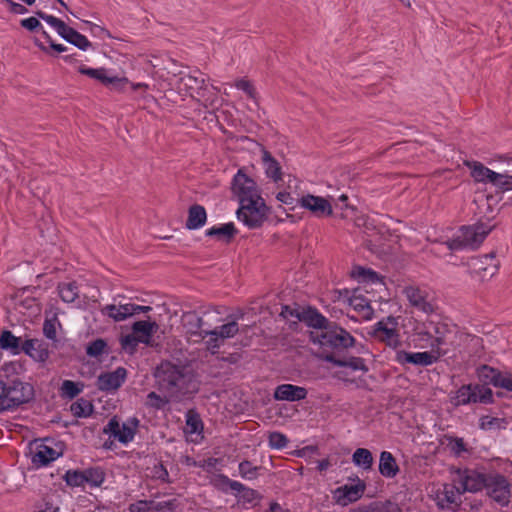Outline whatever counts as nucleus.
Listing matches in <instances>:
<instances>
[{
  "label": "nucleus",
  "instance_id": "nucleus-1",
  "mask_svg": "<svg viewBox=\"0 0 512 512\" xmlns=\"http://www.w3.org/2000/svg\"><path fill=\"white\" fill-rule=\"evenodd\" d=\"M153 376L158 390L174 401L190 398L199 391L195 373L182 363L163 360L156 366Z\"/></svg>",
  "mask_w": 512,
  "mask_h": 512
},
{
  "label": "nucleus",
  "instance_id": "nucleus-2",
  "mask_svg": "<svg viewBox=\"0 0 512 512\" xmlns=\"http://www.w3.org/2000/svg\"><path fill=\"white\" fill-rule=\"evenodd\" d=\"M310 339L313 343L319 344L316 352L319 359L352 370V357L342 356L347 347L352 345V337L347 331L330 322L326 328L311 332Z\"/></svg>",
  "mask_w": 512,
  "mask_h": 512
},
{
  "label": "nucleus",
  "instance_id": "nucleus-3",
  "mask_svg": "<svg viewBox=\"0 0 512 512\" xmlns=\"http://www.w3.org/2000/svg\"><path fill=\"white\" fill-rule=\"evenodd\" d=\"M354 243H357L356 250L368 251L371 255L380 260L387 261L393 255L392 246L385 244L383 235L374 225L368 215L358 214L354 207Z\"/></svg>",
  "mask_w": 512,
  "mask_h": 512
},
{
  "label": "nucleus",
  "instance_id": "nucleus-4",
  "mask_svg": "<svg viewBox=\"0 0 512 512\" xmlns=\"http://www.w3.org/2000/svg\"><path fill=\"white\" fill-rule=\"evenodd\" d=\"M35 397L34 387L19 379L8 382L0 380V413L31 402Z\"/></svg>",
  "mask_w": 512,
  "mask_h": 512
},
{
  "label": "nucleus",
  "instance_id": "nucleus-5",
  "mask_svg": "<svg viewBox=\"0 0 512 512\" xmlns=\"http://www.w3.org/2000/svg\"><path fill=\"white\" fill-rule=\"evenodd\" d=\"M244 202L239 204L236 211L238 220L249 229L260 228L268 218L270 207L266 205L263 198L258 200L245 199Z\"/></svg>",
  "mask_w": 512,
  "mask_h": 512
},
{
  "label": "nucleus",
  "instance_id": "nucleus-6",
  "mask_svg": "<svg viewBox=\"0 0 512 512\" xmlns=\"http://www.w3.org/2000/svg\"><path fill=\"white\" fill-rule=\"evenodd\" d=\"M449 400L454 407L475 403L493 404L495 402L492 390L482 389V391H479L475 383L463 384L455 392L451 391Z\"/></svg>",
  "mask_w": 512,
  "mask_h": 512
},
{
  "label": "nucleus",
  "instance_id": "nucleus-7",
  "mask_svg": "<svg viewBox=\"0 0 512 512\" xmlns=\"http://www.w3.org/2000/svg\"><path fill=\"white\" fill-rule=\"evenodd\" d=\"M35 14L38 18L44 20L53 28L56 29L57 33L67 42L76 46L78 49L82 51H86L88 48L92 46V43L88 40V38L72 27H69L64 21L61 19L46 14L42 10L35 11Z\"/></svg>",
  "mask_w": 512,
  "mask_h": 512
},
{
  "label": "nucleus",
  "instance_id": "nucleus-8",
  "mask_svg": "<svg viewBox=\"0 0 512 512\" xmlns=\"http://www.w3.org/2000/svg\"><path fill=\"white\" fill-rule=\"evenodd\" d=\"M476 376L479 383V391L482 389L492 390L489 386L502 388L505 390H512V374L510 372H502L497 368L491 367L487 364L480 365L476 369Z\"/></svg>",
  "mask_w": 512,
  "mask_h": 512
},
{
  "label": "nucleus",
  "instance_id": "nucleus-9",
  "mask_svg": "<svg viewBox=\"0 0 512 512\" xmlns=\"http://www.w3.org/2000/svg\"><path fill=\"white\" fill-rule=\"evenodd\" d=\"M397 326V318L390 315L378 321L369 334L396 352L403 344Z\"/></svg>",
  "mask_w": 512,
  "mask_h": 512
},
{
  "label": "nucleus",
  "instance_id": "nucleus-10",
  "mask_svg": "<svg viewBox=\"0 0 512 512\" xmlns=\"http://www.w3.org/2000/svg\"><path fill=\"white\" fill-rule=\"evenodd\" d=\"M484 489L487 496L501 507L509 505L512 496L511 483L505 475L498 472L488 473Z\"/></svg>",
  "mask_w": 512,
  "mask_h": 512
},
{
  "label": "nucleus",
  "instance_id": "nucleus-11",
  "mask_svg": "<svg viewBox=\"0 0 512 512\" xmlns=\"http://www.w3.org/2000/svg\"><path fill=\"white\" fill-rule=\"evenodd\" d=\"M231 190L237 197L239 204L245 203V199L258 200L262 198L256 182L243 169H239L233 177Z\"/></svg>",
  "mask_w": 512,
  "mask_h": 512
},
{
  "label": "nucleus",
  "instance_id": "nucleus-12",
  "mask_svg": "<svg viewBox=\"0 0 512 512\" xmlns=\"http://www.w3.org/2000/svg\"><path fill=\"white\" fill-rule=\"evenodd\" d=\"M455 473L458 475L457 482L461 488V492L477 493L484 489L487 481L488 473L485 469L476 468H457Z\"/></svg>",
  "mask_w": 512,
  "mask_h": 512
},
{
  "label": "nucleus",
  "instance_id": "nucleus-13",
  "mask_svg": "<svg viewBox=\"0 0 512 512\" xmlns=\"http://www.w3.org/2000/svg\"><path fill=\"white\" fill-rule=\"evenodd\" d=\"M446 355V351H424V352H407L404 350H397L395 353L394 361L398 364L405 366L412 364L415 366H429L436 363L440 357Z\"/></svg>",
  "mask_w": 512,
  "mask_h": 512
},
{
  "label": "nucleus",
  "instance_id": "nucleus-14",
  "mask_svg": "<svg viewBox=\"0 0 512 512\" xmlns=\"http://www.w3.org/2000/svg\"><path fill=\"white\" fill-rule=\"evenodd\" d=\"M425 331L420 332V335L427 336L429 338H434V341L431 343V348L433 351H446V355L448 354V344H449V335L453 332L449 329V326L445 323H434L429 322L424 326Z\"/></svg>",
  "mask_w": 512,
  "mask_h": 512
},
{
  "label": "nucleus",
  "instance_id": "nucleus-15",
  "mask_svg": "<svg viewBox=\"0 0 512 512\" xmlns=\"http://www.w3.org/2000/svg\"><path fill=\"white\" fill-rule=\"evenodd\" d=\"M495 226H488L483 222L474 225H463L459 231L465 240L467 248L475 250L483 243L486 237L494 229Z\"/></svg>",
  "mask_w": 512,
  "mask_h": 512
},
{
  "label": "nucleus",
  "instance_id": "nucleus-16",
  "mask_svg": "<svg viewBox=\"0 0 512 512\" xmlns=\"http://www.w3.org/2000/svg\"><path fill=\"white\" fill-rule=\"evenodd\" d=\"M127 378V370L124 367H117L111 372H102L96 381V386L100 391L111 392L118 390Z\"/></svg>",
  "mask_w": 512,
  "mask_h": 512
},
{
  "label": "nucleus",
  "instance_id": "nucleus-17",
  "mask_svg": "<svg viewBox=\"0 0 512 512\" xmlns=\"http://www.w3.org/2000/svg\"><path fill=\"white\" fill-rule=\"evenodd\" d=\"M462 494L463 492H461L460 486L445 484L443 492L437 496L438 508L441 510H451L453 512L458 511L462 503L460 498Z\"/></svg>",
  "mask_w": 512,
  "mask_h": 512
},
{
  "label": "nucleus",
  "instance_id": "nucleus-18",
  "mask_svg": "<svg viewBox=\"0 0 512 512\" xmlns=\"http://www.w3.org/2000/svg\"><path fill=\"white\" fill-rule=\"evenodd\" d=\"M78 72L90 78L98 80L101 84H103L106 87L114 89H120L123 87L124 84L127 83L126 78H120L118 76H108L107 69L105 68L94 69L86 67L85 65H81L78 68Z\"/></svg>",
  "mask_w": 512,
  "mask_h": 512
},
{
  "label": "nucleus",
  "instance_id": "nucleus-19",
  "mask_svg": "<svg viewBox=\"0 0 512 512\" xmlns=\"http://www.w3.org/2000/svg\"><path fill=\"white\" fill-rule=\"evenodd\" d=\"M23 352L39 363H45L50 356L49 345L42 339H26L23 342Z\"/></svg>",
  "mask_w": 512,
  "mask_h": 512
},
{
  "label": "nucleus",
  "instance_id": "nucleus-20",
  "mask_svg": "<svg viewBox=\"0 0 512 512\" xmlns=\"http://www.w3.org/2000/svg\"><path fill=\"white\" fill-rule=\"evenodd\" d=\"M181 321L186 333L190 336L201 338L204 334V330L210 328V325H207L204 319L195 311L184 312Z\"/></svg>",
  "mask_w": 512,
  "mask_h": 512
},
{
  "label": "nucleus",
  "instance_id": "nucleus-21",
  "mask_svg": "<svg viewBox=\"0 0 512 512\" xmlns=\"http://www.w3.org/2000/svg\"><path fill=\"white\" fill-rule=\"evenodd\" d=\"M306 388L293 384L278 385L274 391V399L277 401L296 402L304 400L307 397Z\"/></svg>",
  "mask_w": 512,
  "mask_h": 512
},
{
  "label": "nucleus",
  "instance_id": "nucleus-22",
  "mask_svg": "<svg viewBox=\"0 0 512 512\" xmlns=\"http://www.w3.org/2000/svg\"><path fill=\"white\" fill-rule=\"evenodd\" d=\"M466 165L470 169L471 177L476 182L491 183L492 185H494V182H496L497 179L502 177L501 173H497L489 169L481 162L472 161L467 162Z\"/></svg>",
  "mask_w": 512,
  "mask_h": 512
},
{
  "label": "nucleus",
  "instance_id": "nucleus-23",
  "mask_svg": "<svg viewBox=\"0 0 512 512\" xmlns=\"http://www.w3.org/2000/svg\"><path fill=\"white\" fill-rule=\"evenodd\" d=\"M303 208L310 210L317 216L331 215L332 207L329 201L320 196L306 195L300 199Z\"/></svg>",
  "mask_w": 512,
  "mask_h": 512
},
{
  "label": "nucleus",
  "instance_id": "nucleus-24",
  "mask_svg": "<svg viewBox=\"0 0 512 512\" xmlns=\"http://www.w3.org/2000/svg\"><path fill=\"white\" fill-rule=\"evenodd\" d=\"M159 329V325L155 321H136L132 325V333L140 340L141 343L151 345L152 336Z\"/></svg>",
  "mask_w": 512,
  "mask_h": 512
},
{
  "label": "nucleus",
  "instance_id": "nucleus-25",
  "mask_svg": "<svg viewBox=\"0 0 512 512\" xmlns=\"http://www.w3.org/2000/svg\"><path fill=\"white\" fill-rule=\"evenodd\" d=\"M378 470L380 475L387 479H392L400 472L396 458L389 451H382L379 457Z\"/></svg>",
  "mask_w": 512,
  "mask_h": 512
},
{
  "label": "nucleus",
  "instance_id": "nucleus-26",
  "mask_svg": "<svg viewBox=\"0 0 512 512\" xmlns=\"http://www.w3.org/2000/svg\"><path fill=\"white\" fill-rule=\"evenodd\" d=\"M359 288H354V322L371 320L374 315V309L371 307L370 300L358 295Z\"/></svg>",
  "mask_w": 512,
  "mask_h": 512
},
{
  "label": "nucleus",
  "instance_id": "nucleus-27",
  "mask_svg": "<svg viewBox=\"0 0 512 512\" xmlns=\"http://www.w3.org/2000/svg\"><path fill=\"white\" fill-rule=\"evenodd\" d=\"M207 221V212L204 206L193 204L188 209V217L185 227L188 230H196L205 225Z\"/></svg>",
  "mask_w": 512,
  "mask_h": 512
},
{
  "label": "nucleus",
  "instance_id": "nucleus-28",
  "mask_svg": "<svg viewBox=\"0 0 512 512\" xmlns=\"http://www.w3.org/2000/svg\"><path fill=\"white\" fill-rule=\"evenodd\" d=\"M237 233L238 230L233 222L225 223L221 226H213L205 231L207 237H216L217 240L227 244L232 242Z\"/></svg>",
  "mask_w": 512,
  "mask_h": 512
},
{
  "label": "nucleus",
  "instance_id": "nucleus-29",
  "mask_svg": "<svg viewBox=\"0 0 512 512\" xmlns=\"http://www.w3.org/2000/svg\"><path fill=\"white\" fill-rule=\"evenodd\" d=\"M300 321L306 323L309 327L317 329V331L326 328V325L330 323L316 308L310 306L302 308Z\"/></svg>",
  "mask_w": 512,
  "mask_h": 512
},
{
  "label": "nucleus",
  "instance_id": "nucleus-30",
  "mask_svg": "<svg viewBox=\"0 0 512 512\" xmlns=\"http://www.w3.org/2000/svg\"><path fill=\"white\" fill-rule=\"evenodd\" d=\"M354 280L364 285L383 284L382 277L379 273L372 268H366L360 265H354Z\"/></svg>",
  "mask_w": 512,
  "mask_h": 512
},
{
  "label": "nucleus",
  "instance_id": "nucleus-31",
  "mask_svg": "<svg viewBox=\"0 0 512 512\" xmlns=\"http://www.w3.org/2000/svg\"><path fill=\"white\" fill-rule=\"evenodd\" d=\"M59 456H61L60 452H57L51 446L42 443L38 445L37 450L33 455L32 462L37 466H47Z\"/></svg>",
  "mask_w": 512,
  "mask_h": 512
},
{
  "label": "nucleus",
  "instance_id": "nucleus-32",
  "mask_svg": "<svg viewBox=\"0 0 512 512\" xmlns=\"http://www.w3.org/2000/svg\"><path fill=\"white\" fill-rule=\"evenodd\" d=\"M104 314L114 319L115 321H123L128 317L134 315L133 313V303L126 304H109L106 305L103 309Z\"/></svg>",
  "mask_w": 512,
  "mask_h": 512
},
{
  "label": "nucleus",
  "instance_id": "nucleus-33",
  "mask_svg": "<svg viewBox=\"0 0 512 512\" xmlns=\"http://www.w3.org/2000/svg\"><path fill=\"white\" fill-rule=\"evenodd\" d=\"M354 512H402L401 507L391 500L373 501L367 506H358Z\"/></svg>",
  "mask_w": 512,
  "mask_h": 512
},
{
  "label": "nucleus",
  "instance_id": "nucleus-34",
  "mask_svg": "<svg viewBox=\"0 0 512 512\" xmlns=\"http://www.w3.org/2000/svg\"><path fill=\"white\" fill-rule=\"evenodd\" d=\"M262 161L265 168V173L268 178L274 182L282 180V172L280 163L271 155L267 150H263Z\"/></svg>",
  "mask_w": 512,
  "mask_h": 512
},
{
  "label": "nucleus",
  "instance_id": "nucleus-35",
  "mask_svg": "<svg viewBox=\"0 0 512 512\" xmlns=\"http://www.w3.org/2000/svg\"><path fill=\"white\" fill-rule=\"evenodd\" d=\"M205 80L196 76L184 75L177 80V89L180 93L192 95L197 89H203Z\"/></svg>",
  "mask_w": 512,
  "mask_h": 512
},
{
  "label": "nucleus",
  "instance_id": "nucleus-36",
  "mask_svg": "<svg viewBox=\"0 0 512 512\" xmlns=\"http://www.w3.org/2000/svg\"><path fill=\"white\" fill-rule=\"evenodd\" d=\"M0 348L18 355L23 352V342H21L20 337H16L10 330H4L0 335Z\"/></svg>",
  "mask_w": 512,
  "mask_h": 512
},
{
  "label": "nucleus",
  "instance_id": "nucleus-37",
  "mask_svg": "<svg viewBox=\"0 0 512 512\" xmlns=\"http://www.w3.org/2000/svg\"><path fill=\"white\" fill-rule=\"evenodd\" d=\"M211 484L218 490L227 493L228 490H233L240 493L241 489H244V485L238 481L231 480L224 474H217L211 480Z\"/></svg>",
  "mask_w": 512,
  "mask_h": 512
},
{
  "label": "nucleus",
  "instance_id": "nucleus-38",
  "mask_svg": "<svg viewBox=\"0 0 512 512\" xmlns=\"http://www.w3.org/2000/svg\"><path fill=\"white\" fill-rule=\"evenodd\" d=\"M139 425V420L136 417L129 418L120 426V435H116V439L122 443L127 444L134 439L136 429Z\"/></svg>",
  "mask_w": 512,
  "mask_h": 512
},
{
  "label": "nucleus",
  "instance_id": "nucleus-39",
  "mask_svg": "<svg viewBox=\"0 0 512 512\" xmlns=\"http://www.w3.org/2000/svg\"><path fill=\"white\" fill-rule=\"evenodd\" d=\"M185 416V433L196 434L203 431V421L196 409H189Z\"/></svg>",
  "mask_w": 512,
  "mask_h": 512
},
{
  "label": "nucleus",
  "instance_id": "nucleus-40",
  "mask_svg": "<svg viewBox=\"0 0 512 512\" xmlns=\"http://www.w3.org/2000/svg\"><path fill=\"white\" fill-rule=\"evenodd\" d=\"M374 458L372 452L366 448H357L354 451V465L364 471L372 469Z\"/></svg>",
  "mask_w": 512,
  "mask_h": 512
},
{
  "label": "nucleus",
  "instance_id": "nucleus-41",
  "mask_svg": "<svg viewBox=\"0 0 512 512\" xmlns=\"http://www.w3.org/2000/svg\"><path fill=\"white\" fill-rule=\"evenodd\" d=\"M58 292L62 301L72 303L79 296V288L75 281L58 284Z\"/></svg>",
  "mask_w": 512,
  "mask_h": 512
},
{
  "label": "nucleus",
  "instance_id": "nucleus-42",
  "mask_svg": "<svg viewBox=\"0 0 512 512\" xmlns=\"http://www.w3.org/2000/svg\"><path fill=\"white\" fill-rule=\"evenodd\" d=\"M70 411L75 417L86 418L93 413L94 406L89 400L80 398L71 404Z\"/></svg>",
  "mask_w": 512,
  "mask_h": 512
},
{
  "label": "nucleus",
  "instance_id": "nucleus-43",
  "mask_svg": "<svg viewBox=\"0 0 512 512\" xmlns=\"http://www.w3.org/2000/svg\"><path fill=\"white\" fill-rule=\"evenodd\" d=\"M207 336H209L210 338L207 341H205L206 349L212 355L218 354L220 347L224 345L225 341L222 338H220L216 331H213L210 328H208V330H204V334L203 336H201V339L203 340Z\"/></svg>",
  "mask_w": 512,
  "mask_h": 512
},
{
  "label": "nucleus",
  "instance_id": "nucleus-44",
  "mask_svg": "<svg viewBox=\"0 0 512 512\" xmlns=\"http://www.w3.org/2000/svg\"><path fill=\"white\" fill-rule=\"evenodd\" d=\"M109 353L110 350L108 348L107 341L102 338H97L89 342L86 346V354L89 357L98 358L103 354L108 355Z\"/></svg>",
  "mask_w": 512,
  "mask_h": 512
},
{
  "label": "nucleus",
  "instance_id": "nucleus-45",
  "mask_svg": "<svg viewBox=\"0 0 512 512\" xmlns=\"http://www.w3.org/2000/svg\"><path fill=\"white\" fill-rule=\"evenodd\" d=\"M84 484H89L94 487H99L105 480V473L100 467H90L83 470Z\"/></svg>",
  "mask_w": 512,
  "mask_h": 512
},
{
  "label": "nucleus",
  "instance_id": "nucleus-46",
  "mask_svg": "<svg viewBox=\"0 0 512 512\" xmlns=\"http://www.w3.org/2000/svg\"><path fill=\"white\" fill-rule=\"evenodd\" d=\"M332 494L336 504L347 506L352 503V484L347 483L338 487L332 491Z\"/></svg>",
  "mask_w": 512,
  "mask_h": 512
},
{
  "label": "nucleus",
  "instance_id": "nucleus-47",
  "mask_svg": "<svg viewBox=\"0 0 512 512\" xmlns=\"http://www.w3.org/2000/svg\"><path fill=\"white\" fill-rule=\"evenodd\" d=\"M508 421L505 418L484 415L479 419V428L482 430L506 429Z\"/></svg>",
  "mask_w": 512,
  "mask_h": 512
},
{
  "label": "nucleus",
  "instance_id": "nucleus-48",
  "mask_svg": "<svg viewBox=\"0 0 512 512\" xmlns=\"http://www.w3.org/2000/svg\"><path fill=\"white\" fill-rule=\"evenodd\" d=\"M84 388L81 382H74L72 380H64L61 385V396L70 400L78 396Z\"/></svg>",
  "mask_w": 512,
  "mask_h": 512
},
{
  "label": "nucleus",
  "instance_id": "nucleus-49",
  "mask_svg": "<svg viewBox=\"0 0 512 512\" xmlns=\"http://www.w3.org/2000/svg\"><path fill=\"white\" fill-rule=\"evenodd\" d=\"M213 331H216V333L222 338L224 341L226 339L234 337L238 331L239 326L238 323L235 320H232L226 324H223L219 327H215L212 329Z\"/></svg>",
  "mask_w": 512,
  "mask_h": 512
},
{
  "label": "nucleus",
  "instance_id": "nucleus-50",
  "mask_svg": "<svg viewBox=\"0 0 512 512\" xmlns=\"http://www.w3.org/2000/svg\"><path fill=\"white\" fill-rule=\"evenodd\" d=\"M63 479L70 487H82L86 478L83 475V470H67Z\"/></svg>",
  "mask_w": 512,
  "mask_h": 512
},
{
  "label": "nucleus",
  "instance_id": "nucleus-51",
  "mask_svg": "<svg viewBox=\"0 0 512 512\" xmlns=\"http://www.w3.org/2000/svg\"><path fill=\"white\" fill-rule=\"evenodd\" d=\"M239 474L242 478L247 480H253L256 479L258 476V471L261 469V467L253 466V464L248 460H243L239 463L238 466Z\"/></svg>",
  "mask_w": 512,
  "mask_h": 512
},
{
  "label": "nucleus",
  "instance_id": "nucleus-52",
  "mask_svg": "<svg viewBox=\"0 0 512 512\" xmlns=\"http://www.w3.org/2000/svg\"><path fill=\"white\" fill-rule=\"evenodd\" d=\"M448 446L454 455L460 456L464 452H468L467 445L463 438L456 436H446Z\"/></svg>",
  "mask_w": 512,
  "mask_h": 512
},
{
  "label": "nucleus",
  "instance_id": "nucleus-53",
  "mask_svg": "<svg viewBox=\"0 0 512 512\" xmlns=\"http://www.w3.org/2000/svg\"><path fill=\"white\" fill-rule=\"evenodd\" d=\"M269 446L273 449H283L288 444V438L281 432H271L268 436Z\"/></svg>",
  "mask_w": 512,
  "mask_h": 512
},
{
  "label": "nucleus",
  "instance_id": "nucleus-54",
  "mask_svg": "<svg viewBox=\"0 0 512 512\" xmlns=\"http://www.w3.org/2000/svg\"><path fill=\"white\" fill-rule=\"evenodd\" d=\"M169 399L160 396L156 392L152 391L147 395L146 406L150 408H154L157 410L162 409L167 403Z\"/></svg>",
  "mask_w": 512,
  "mask_h": 512
},
{
  "label": "nucleus",
  "instance_id": "nucleus-55",
  "mask_svg": "<svg viewBox=\"0 0 512 512\" xmlns=\"http://www.w3.org/2000/svg\"><path fill=\"white\" fill-rule=\"evenodd\" d=\"M121 347L125 351H128L129 353H134L136 351V348L138 346V343H141L138 338L132 333L125 336H122L120 339Z\"/></svg>",
  "mask_w": 512,
  "mask_h": 512
},
{
  "label": "nucleus",
  "instance_id": "nucleus-56",
  "mask_svg": "<svg viewBox=\"0 0 512 512\" xmlns=\"http://www.w3.org/2000/svg\"><path fill=\"white\" fill-rule=\"evenodd\" d=\"M20 24L23 28L31 32H42V30H44L42 24L40 23L37 17H29L26 19H22Z\"/></svg>",
  "mask_w": 512,
  "mask_h": 512
},
{
  "label": "nucleus",
  "instance_id": "nucleus-57",
  "mask_svg": "<svg viewBox=\"0 0 512 512\" xmlns=\"http://www.w3.org/2000/svg\"><path fill=\"white\" fill-rule=\"evenodd\" d=\"M494 186L497 188V191L501 193L512 190V176L502 174V177L494 182Z\"/></svg>",
  "mask_w": 512,
  "mask_h": 512
},
{
  "label": "nucleus",
  "instance_id": "nucleus-58",
  "mask_svg": "<svg viewBox=\"0 0 512 512\" xmlns=\"http://www.w3.org/2000/svg\"><path fill=\"white\" fill-rule=\"evenodd\" d=\"M56 317L54 319H46L43 323V334L45 337L49 340H56V327H55V321Z\"/></svg>",
  "mask_w": 512,
  "mask_h": 512
},
{
  "label": "nucleus",
  "instance_id": "nucleus-59",
  "mask_svg": "<svg viewBox=\"0 0 512 512\" xmlns=\"http://www.w3.org/2000/svg\"><path fill=\"white\" fill-rule=\"evenodd\" d=\"M450 251H460L467 248L462 234L444 242Z\"/></svg>",
  "mask_w": 512,
  "mask_h": 512
},
{
  "label": "nucleus",
  "instance_id": "nucleus-60",
  "mask_svg": "<svg viewBox=\"0 0 512 512\" xmlns=\"http://www.w3.org/2000/svg\"><path fill=\"white\" fill-rule=\"evenodd\" d=\"M120 423L116 417L109 420L108 424L104 427L103 432L116 438V435H120Z\"/></svg>",
  "mask_w": 512,
  "mask_h": 512
},
{
  "label": "nucleus",
  "instance_id": "nucleus-61",
  "mask_svg": "<svg viewBox=\"0 0 512 512\" xmlns=\"http://www.w3.org/2000/svg\"><path fill=\"white\" fill-rule=\"evenodd\" d=\"M407 297L412 306L417 307L423 304L425 299L418 289L410 288L407 290Z\"/></svg>",
  "mask_w": 512,
  "mask_h": 512
},
{
  "label": "nucleus",
  "instance_id": "nucleus-62",
  "mask_svg": "<svg viewBox=\"0 0 512 512\" xmlns=\"http://www.w3.org/2000/svg\"><path fill=\"white\" fill-rule=\"evenodd\" d=\"M302 308L300 307H291L289 305L282 306V310L280 315L284 318L293 317L300 321Z\"/></svg>",
  "mask_w": 512,
  "mask_h": 512
},
{
  "label": "nucleus",
  "instance_id": "nucleus-63",
  "mask_svg": "<svg viewBox=\"0 0 512 512\" xmlns=\"http://www.w3.org/2000/svg\"><path fill=\"white\" fill-rule=\"evenodd\" d=\"M154 501H147V500H139L135 503L130 504L129 511L130 512H147L149 511L150 505H153Z\"/></svg>",
  "mask_w": 512,
  "mask_h": 512
},
{
  "label": "nucleus",
  "instance_id": "nucleus-64",
  "mask_svg": "<svg viewBox=\"0 0 512 512\" xmlns=\"http://www.w3.org/2000/svg\"><path fill=\"white\" fill-rule=\"evenodd\" d=\"M235 86L244 91L250 98H255L256 91L248 80L240 79L236 82Z\"/></svg>",
  "mask_w": 512,
  "mask_h": 512
}]
</instances>
